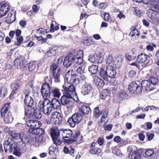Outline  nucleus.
<instances>
[{
	"mask_svg": "<svg viewBox=\"0 0 159 159\" xmlns=\"http://www.w3.org/2000/svg\"><path fill=\"white\" fill-rule=\"evenodd\" d=\"M83 52L81 50L78 51L76 53H70L64 59L63 65L66 67H70L73 63H75L78 65L81 64L83 62Z\"/></svg>",
	"mask_w": 159,
	"mask_h": 159,
	"instance_id": "f257e3e1",
	"label": "nucleus"
},
{
	"mask_svg": "<svg viewBox=\"0 0 159 159\" xmlns=\"http://www.w3.org/2000/svg\"><path fill=\"white\" fill-rule=\"evenodd\" d=\"M116 72L113 66L107 65L106 69L101 68L100 75L104 80H108L110 77H115Z\"/></svg>",
	"mask_w": 159,
	"mask_h": 159,
	"instance_id": "f03ea898",
	"label": "nucleus"
},
{
	"mask_svg": "<svg viewBox=\"0 0 159 159\" xmlns=\"http://www.w3.org/2000/svg\"><path fill=\"white\" fill-rule=\"evenodd\" d=\"M10 109V104L7 103L5 105L1 111V116L2 117H4V121L7 124L11 123L13 119L11 113L9 111Z\"/></svg>",
	"mask_w": 159,
	"mask_h": 159,
	"instance_id": "7ed1b4c3",
	"label": "nucleus"
},
{
	"mask_svg": "<svg viewBox=\"0 0 159 159\" xmlns=\"http://www.w3.org/2000/svg\"><path fill=\"white\" fill-rule=\"evenodd\" d=\"M38 107L40 111L47 115H49L52 111V107L46 100L40 101L38 103Z\"/></svg>",
	"mask_w": 159,
	"mask_h": 159,
	"instance_id": "20e7f679",
	"label": "nucleus"
},
{
	"mask_svg": "<svg viewBox=\"0 0 159 159\" xmlns=\"http://www.w3.org/2000/svg\"><path fill=\"white\" fill-rule=\"evenodd\" d=\"M26 143L19 142L16 144H14L13 153L16 156L19 157L21 156L23 153L25 152L27 149Z\"/></svg>",
	"mask_w": 159,
	"mask_h": 159,
	"instance_id": "39448f33",
	"label": "nucleus"
},
{
	"mask_svg": "<svg viewBox=\"0 0 159 159\" xmlns=\"http://www.w3.org/2000/svg\"><path fill=\"white\" fill-rule=\"evenodd\" d=\"M50 69L52 73L53 77L55 83H60L61 76L59 73L60 68L59 65L55 63H53L51 66Z\"/></svg>",
	"mask_w": 159,
	"mask_h": 159,
	"instance_id": "423d86ee",
	"label": "nucleus"
},
{
	"mask_svg": "<svg viewBox=\"0 0 159 159\" xmlns=\"http://www.w3.org/2000/svg\"><path fill=\"white\" fill-rule=\"evenodd\" d=\"M51 87L48 83L44 84L42 85L41 92L44 100L48 101V98L51 95Z\"/></svg>",
	"mask_w": 159,
	"mask_h": 159,
	"instance_id": "0eeeda50",
	"label": "nucleus"
},
{
	"mask_svg": "<svg viewBox=\"0 0 159 159\" xmlns=\"http://www.w3.org/2000/svg\"><path fill=\"white\" fill-rule=\"evenodd\" d=\"M61 132V135L62 136V139L67 138L68 139H64V142L68 144H70L74 142V140L70 139V138L72 137L73 132L70 129H65L60 131Z\"/></svg>",
	"mask_w": 159,
	"mask_h": 159,
	"instance_id": "6e6552de",
	"label": "nucleus"
},
{
	"mask_svg": "<svg viewBox=\"0 0 159 159\" xmlns=\"http://www.w3.org/2000/svg\"><path fill=\"white\" fill-rule=\"evenodd\" d=\"M128 90L132 93H136L137 95L142 92L141 87L139 84L135 82H132L128 86Z\"/></svg>",
	"mask_w": 159,
	"mask_h": 159,
	"instance_id": "1a4fd4ad",
	"label": "nucleus"
},
{
	"mask_svg": "<svg viewBox=\"0 0 159 159\" xmlns=\"http://www.w3.org/2000/svg\"><path fill=\"white\" fill-rule=\"evenodd\" d=\"M60 133L58 130H51V136L54 143L57 145H60L62 143V141L60 139Z\"/></svg>",
	"mask_w": 159,
	"mask_h": 159,
	"instance_id": "9d476101",
	"label": "nucleus"
},
{
	"mask_svg": "<svg viewBox=\"0 0 159 159\" xmlns=\"http://www.w3.org/2000/svg\"><path fill=\"white\" fill-rule=\"evenodd\" d=\"M50 120L52 123L55 125H59L62 121L60 114L57 111L52 113Z\"/></svg>",
	"mask_w": 159,
	"mask_h": 159,
	"instance_id": "9b49d317",
	"label": "nucleus"
},
{
	"mask_svg": "<svg viewBox=\"0 0 159 159\" xmlns=\"http://www.w3.org/2000/svg\"><path fill=\"white\" fill-rule=\"evenodd\" d=\"M61 102L62 105H71L73 102L72 96L69 93H64L61 98Z\"/></svg>",
	"mask_w": 159,
	"mask_h": 159,
	"instance_id": "f8f14e48",
	"label": "nucleus"
},
{
	"mask_svg": "<svg viewBox=\"0 0 159 159\" xmlns=\"http://www.w3.org/2000/svg\"><path fill=\"white\" fill-rule=\"evenodd\" d=\"M11 9L10 7L7 2L0 3V17L5 15Z\"/></svg>",
	"mask_w": 159,
	"mask_h": 159,
	"instance_id": "ddd939ff",
	"label": "nucleus"
},
{
	"mask_svg": "<svg viewBox=\"0 0 159 159\" xmlns=\"http://www.w3.org/2000/svg\"><path fill=\"white\" fill-rule=\"evenodd\" d=\"M73 71V70H69L66 75L65 78L68 82H74L76 80V77L78 76V74L75 73Z\"/></svg>",
	"mask_w": 159,
	"mask_h": 159,
	"instance_id": "4468645a",
	"label": "nucleus"
},
{
	"mask_svg": "<svg viewBox=\"0 0 159 159\" xmlns=\"http://www.w3.org/2000/svg\"><path fill=\"white\" fill-rule=\"evenodd\" d=\"M93 89L92 86L89 83H85L82 87L81 93L83 95L90 93Z\"/></svg>",
	"mask_w": 159,
	"mask_h": 159,
	"instance_id": "2eb2a0df",
	"label": "nucleus"
},
{
	"mask_svg": "<svg viewBox=\"0 0 159 159\" xmlns=\"http://www.w3.org/2000/svg\"><path fill=\"white\" fill-rule=\"evenodd\" d=\"M13 142L11 139H8L7 141H5L3 143L5 151L7 152L8 151L11 152L13 149Z\"/></svg>",
	"mask_w": 159,
	"mask_h": 159,
	"instance_id": "dca6fc26",
	"label": "nucleus"
},
{
	"mask_svg": "<svg viewBox=\"0 0 159 159\" xmlns=\"http://www.w3.org/2000/svg\"><path fill=\"white\" fill-rule=\"evenodd\" d=\"M141 88L144 89L147 91H150L155 89L153 84H151L150 82L148 80H143L141 83Z\"/></svg>",
	"mask_w": 159,
	"mask_h": 159,
	"instance_id": "f3484780",
	"label": "nucleus"
},
{
	"mask_svg": "<svg viewBox=\"0 0 159 159\" xmlns=\"http://www.w3.org/2000/svg\"><path fill=\"white\" fill-rule=\"evenodd\" d=\"M62 87L65 92V93H69L72 96L76 94L75 88L74 85L70 84L68 87L63 85Z\"/></svg>",
	"mask_w": 159,
	"mask_h": 159,
	"instance_id": "a211bd4d",
	"label": "nucleus"
},
{
	"mask_svg": "<svg viewBox=\"0 0 159 159\" xmlns=\"http://www.w3.org/2000/svg\"><path fill=\"white\" fill-rule=\"evenodd\" d=\"M21 85V83L18 80H17L16 82L11 84V87L12 90L10 95L11 97H12L14 94L16 93L17 90Z\"/></svg>",
	"mask_w": 159,
	"mask_h": 159,
	"instance_id": "6ab92c4d",
	"label": "nucleus"
},
{
	"mask_svg": "<svg viewBox=\"0 0 159 159\" xmlns=\"http://www.w3.org/2000/svg\"><path fill=\"white\" fill-rule=\"evenodd\" d=\"M49 105L52 107V108L55 109L56 110L60 108V104L59 100L56 98H53L52 100L50 101L48 99Z\"/></svg>",
	"mask_w": 159,
	"mask_h": 159,
	"instance_id": "aec40b11",
	"label": "nucleus"
},
{
	"mask_svg": "<svg viewBox=\"0 0 159 159\" xmlns=\"http://www.w3.org/2000/svg\"><path fill=\"white\" fill-rule=\"evenodd\" d=\"M88 60L91 62L95 63H101L102 60L101 57L96 54H92L88 57Z\"/></svg>",
	"mask_w": 159,
	"mask_h": 159,
	"instance_id": "412c9836",
	"label": "nucleus"
},
{
	"mask_svg": "<svg viewBox=\"0 0 159 159\" xmlns=\"http://www.w3.org/2000/svg\"><path fill=\"white\" fill-rule=\"evenodd\" d=\"M26 124L28 126L31 128H39L41 126L40 121L34 120H30L27 121Z\"/></svg>",
	"mask_w": 159,
	"mask_h": 159,
	"instance_id": "4be33fe9",
	"label": "nucleus"
},
{
	"mask_svg": "<svg viewBox=\"0 0 159 159\" xmlns=\"http://www.w3.org/2000/svg\"><path fill=\"white\" fill-rule=\"evenodd\" d=\"M94 83L98 87L102 88L104 85L103 80L98 76L94 75L93 76Z\"/></svg>",
	"mask_w": 159,
	"mask_h": 159,
	"instance_id": "5701e85b",
	"label": "nucleus"
},
{
	"mask_svg": "<svg viewBox=\"0 0 159 159\" xmlns=\"http://www.w3.org/2000/svg\"><path fill=\"white\" fill-rule=\"evenodd\" d=\"M25 115L27 117H31L32 118L34 114V109L30 107H25Z\"/></svg>",
	"mask_w": 159,
	"mask_h": 159,
	"instance_id": "b1692460",
	"label": "nucleus"
},
{
	"mask_svg": "<svg viewBox=\"0 0 159 159\" xmlns=\"http://www.w3.org/2000/svg\"><path fill=\"white\" fill-rule=\"evenodd\" d=\"M147 10V14L148 17L152 20L155 19L158 14L157 11L152 8Z\"/></svg>",
	"mask_w": 159,
	"mask_h": 159,
	"instance_id": "393cba45",
	"label": "nucleus"
},
{
	"mask_svg": "<svg viewBox=\"0 0 159 159\" xmlns=\"http://www.w3.org/2000/svg\"><path fill=\"white\" fill-rule=\"evenodd\" d=\"M16 19L15 12L14 11H11L8 14L5 20L7 23L10 24L14 21Z\"/></svg>",
	"mask_w": 159,
	"mask_h": 159,
	"instance_id": "a878e982",
	"label": "nucleus"
},
{
	"mask_svg": "<svg viewBox=\"0 0 159 159\" xmlns=\"http://www.w3.org/2000/svg\"><path fill=\"white\" fill-rule=\"evenodd\" d=\"M117 95L118 99L120 101L128 99L129 98L128 94L123 90L119 91Z\"/></svg>",
	"mask_w": 159,
	"mask_h": 159,
	"instance_id": "bb28decb",
	"label": "nucleus"
},
{
	"mask_svg": "<svg viewBox=\"0 0 159 159\" xmlns=\"http://www.w3.org/2000/svg\"><path fill=\"white\" fill-rule=\"evenodd\" d=\"M131 31L130 32L129 35L131 36L133 39H137L139 36L140 33L137 29L134 27H132L131 28Z\"/></svg>",
	"mask_w": 159,
	"mask_h": 159,
	"instance_id": "cd10ccee",
	"label": "nucleus"
},
{
	"mask_svg": "<svg viewBox=\"0 0 159 159\" xmlns=\"http://www.w3.org/2000/svg\"><path fill=\"white\" fill-rule=\"evenodd\" d=\"M24 103L28 107H32L34 105L33 99L30 96H27L25 97Z\"/></svg>",
	"mask_w": 159,
	"mask_h": 159,
	"instance_id": "c85d7f7f",
	"label": "nucleus"
},
{
	"mask_svg": "<svg viewBox=\"0 0 159 159\" xmlns=\"http://www.w3.org/2000/svg\"><path fill=\"white\" fill-rule=\"evenodd\" d=\"M24 60V57L21 56H20L17 57L14 61V66L18 67V66L20 67L22 66Z\"/></svg>",
	"mask_w": 159,
	"mask_h": 159,
	"instance_id": "c756f323",
	"label": "nucleus"
},
{
	"mask_svg": "<svg viewBox=\"0 0 159 159\" xmlns=\"http://www.w3.org/2000/svg\"><path fill=\"white\" fill-rule=\"evenodd\" d=\"M51 93V95L56 98H59L61 95L60 90L57 88H52Z\"/></svg>",
	"mask_w": 159,
	"mask_h": 159,
	"instance_id": "7c9ffc66",
	"label": "nucleus"
},
{
	"mask_svg": "<svg viewBox=\"0 0 159 159\" xmlns=\"http://www.w3.org/2000/svg\"><path fill=\"white\" fill-rule=\"evenodd\" d=\"M79 110L80 113H82L83 116L88 114L91 111L90 107L87 106H82L80 108H79Z\"/></svg>",
	"mask_w": 159,
	"mask_h": 159,
	"instance_id": "2f4dec72",
	"label": "nucleus"
},
{
	"mask_svg": "<svg viewBox=\"0 0 159 159\" xmlns=\"http://www.w3.org/2000/svg\"><path fill=\"white\" fill-rule=\"evenodd\" d=\"M148 59L147 55L141 53L139 55L137 59V61L139 63H143L147 61Z\"/></svg>",
	"mask_w": 159,
	"mask_h": 159,
	"instance_id": "473e14b6",
	"label": "nucleus"
},
{
	"mask_svg": "<svg viewBox=\"0 0 159 159\" xmlns=\"http://www.w3.org/2000/svg\"><path fill=\"white\" fill-rule=\"evenodd\" d=\"M20 139L21 141V142L26 143V144H29L31 142L30 139L24 133H21Z\"/></svg>",
	"mask_w": 159,
	"mask_h": 159,
	"instance_id": "72a5a7b5",
	"label": "nucleus"
},
{
	"mask_svg": "<svg viewBox=\"0 0 159 159\" xmlns=\"http://www.w3.org/2000/svg\"><path fill=\"white\" fill-rule=\"evenodd\" d=\"M75 120L77 124L80 123L83 120V117L81 114L79 113H75L72 115Z\"/></svg>",
	"mask_w": 159,
	"mask_h": 159,
	"instance_id": "f704fd0d",
	"label": "nucleus"
},
{
	"mask_svg": "<svg viewBox=\"0 0 159 159\" xmlns=\"http://www.w3.org/2000/svg\"><path fill=\"white\" fill-rule=\"evenodd\" d=\"M89 70L92 74H96L98 72V67L95 65H92L89 66Z\"/></svg>",
	"mask_w": 159,
	"mask_h": 159,
	"instance_id": "c9c22d12",
	"label": "nucleus"
},
{
	"mask_svg": "<svg viewBox=\"0 0 159 159\" xmlns=\"http://www.w3.org/2000/svg\"><path fill=\"white\" fill-rule=\"evenodd\" d=\"M109 90L107 89H106L101 92L100 95V98L102 99H105L107 96L109 95Z\"/></svg>",
	"mask_w": 159,
	"mask_h": 159,
	"instance_id": "e433bc0d",
	"label": "nucleus"
},
{
	"mask_svg": "<svg viewBox=\"0 0 159 159\" xmlns=\"http://www.w3.org/2000/svg\"><path fill=\"white\" fill-rule=\"evenodd\" d=\"M67 122L70 126L72 127H75L76 124H77L75 121L72 115L68 119Z\"/></svg>",
	"mask_w": 159,
	"mask_h": 159,
	"instance_id": "4c0bfd02",
	"label": "nucleus"
},
{
	"mask_svg": "<svg viewBox=\"0 0 159 159\" xmlns=\"http://www.w3.org/2000/svg\"><path fill=\"white\" fill-rule=\"evenodd\" d=\"M56 52V50L50 48L49 50L45 53V55L48 57H51L54 56Z\"/></svg>",
	"mask_w": 159,
	"mask_h": 159,
	"instance_id": "58836bf2",
	"label": "nucleus"
},
{
	"mask_svg": "<svg viewBox=\"0 0 159 159\" xmlns=\"http://www.w3.org/2000/svg\"><path fill=\"white\" fill-rule=\"evenodd\" d=\"M141 155L137 151H134L131 157V159H141Z\"/></svg>",
	"mask_w": 159,
	"mask_h": 159,
	"instance_id": "ea45409f",
	"label": "nucleus"
},
{
	"mask_svg": "<svg viewBox=\"0 0 159 159\" xmlns=\"http://www.w3.org/2000/svg\"><path fill=\"white\" fill-rule=\"evenodd\" d=\"M149 80L151 84H153V86L156 88V85H157L158 83V80L157 78L154 77H151L149 78Z\"/></svg>",
	"mask_w": 159,
	"mask_h": 159,
	"instance_id": "a19ab883",
	"label": "nucleus"
},
{
	"mask_svg": "<svg viewBox=\"0 0 159 159\" xmlns=\"http://www.w3.org/2000/svg\"><path fill=\"white\" fill-rule=\"evenodd\" d=\"M101 151V150L97 148H90V152L92 154H98Z\"/></svg>",
	"mask_w": 159,
	"mask_h": 159,
	"instance_id": "79ce46f5",
	"label": "nucleus"
},
{
	"mask_svg": "<svg viewBox=\"0 0 159 159\" xmlns=\"http://www.w3.org/2000/svg\"><path fill=\"white\" fill-rule=\"evenodd\" d=\"M94 116L98 118L102 114V112L100 111L99 108L98 107H97L94 108L93 110Z\"/></svg>",
	"mask_w": 159,
	"mask_h": 159,
	"instance_id": "37998d69",
	"label": "nucleus"
},
{
	"mask_svg": "<svg viewBox=\"0 0 159 159\" xmlns=\"http://www.w3.org/2000/svg\"><path fill=\"white\" fill-rule=\"evenodd\" d=\"M40 111L37 110H34V114L32 118H37L38 119H40L42 117V115L40 112Z\"/></svg>",
	"mask_w": 159,
	"mask_h": 159,
	"instance_id": "c03bdc74",
	"label": "nucleus"
},
{
	"mask_svg": "<svg viewBox=\"0 0 159 159\" xmlns=\"http://www.w3.org/2000/svg\"><path fill=\"white\" fill-rule=\"evenodd\" d=\"M7 94V89L4 87L0 88V96L2 97H5L6 94Z\"/></svg>",
	"mask_w": 159,
	"mask_h": 159,
	"instance_id": "a18cd8bd",
	"label": "nucleus"
},
{
	"mask_svg": "<svg viewBox=\"0 0 159 159\" xmlns=\"http://www.w3.org/2000/svg\"><path fill=\"white\" fill-rule=\"evenodd\" d=\"M35 131V135H42L44 134V129L42 128H36Z\"/></svg>",
	"mask_w": 159,
	"mask_h": 159,
	"instance_id": "49530a36",
	"label": "nucleus"
},
{
	"mask_svg": "<svg viewBox=\"0 0 159 159\" xmlns=\"http://www.w3.org/2000/svg\"><path fill=\"white\" fill-rule=\"evenodd\" d=\"M36 64L34 61H32L29 63L28 68L30 71L34 70L36 68Z\"/></svg>",
	"mask_w": 159,
	"mask_h": 159,
	"instance_id": "de8ad7c7",
	"label": "nucleus"
},
{
	"mask_svg": "<svg viewBox=\"0 0 159 159\" xmlns=\"http://www.w3.org/2000/svg\"><path fill=\"white\" fill-rule=\"evenodd\" d=\"M154 150L152 149H149L146 150L145 152L146 157L148 158L149 157H151L154 154Z\"/></svg>",
	"mask_w": 159,
	"mask_h": 159,
	"instance_id": "09e8293b",
	"label": "nucleus"
},
{
	"mask_svg": "<svg viewBox=\"0 0 159 159\" xmlns=\"http://www.w3.org/2000/svg\"><path fill=\"white\" fill-rule=\"evenodd\" d=\"M105 80L107 82L109 81L110 83L113 85H115L117 83V82L116 81V79L115 77H110V79H109L108 80Z\"/></svg>",
	"mask_w": 159,
	"mask_h": 159,
	"instance_id": "8fccbe9b",
	"label": "nucleus"
},
{
	"mask_svg": "<svg viewBox=\"0 0 159 159\" xmlns=\"http://www.w3.org/2000/svg\"><path fill=\"white\" fill-rule=\"evenodd\" d=\"M17 42H15V44L18 46L21 45L23 42V38L21 36L17 37Z\"/></svg>",
	"mask_w": 159,
	"mask_h": 159,
	"instance_id": "3c124183",
	"label": "nucleus"
},
{
	"mask_svg": "<svg viewBox=\"0 0 159 159\" xmlns=\"http://www.w3.org/2000/svg\"><path fill=\"white\" fill-rule=\"evenodd\" d=\"M59 25H57L56 26H55L54 29V25L53 23H52L50 26V31L51 32H53L54 31V30H57L59 29Z\"/></svg>",
	"mask_w": 159,
	"mask_h": 159,
	"instance_id": "603ef678",
	"label": "nucleus"
},
{
	"mask_svg": "<svg viewBox=\"0 0 159 159\" xmlns=\"http://www.w3.org/2000/svg\"><path fill=\"white\" fill-rule=\"evenodd\" d=\"M57 150L56 147L51 146L49 148V154L51 155L53 154L54 153L57 152Z\"/></svg>",
	"mask_w": 159,
	"mask_h": 159,
	"instance_id": "864d4df0",
	"label": "nucleus"
},
{
	"mask_svg": "<svg viewBox=\"0 0 159 159\" xmlns=\"http://www.w3.org/2000/svg\"><path fill=\"white\" fill-rule=\"evenodd\" d=\"M112 152L117 156H120L122 154L120 150L116 148H114V149L112 150Z\"/></svg>",
	"mask_w": 159,
	"mask_h": 159,
	"instance_id": "5fc2aeb1",
	"label": "nucleus"
},
{
	"mask_svg": "<svg viewBox=\"0 0 159 159\" xmlns=\"http://www.w3.org/2000/svg\"><path fill=\"white\" fill-rule=\"evenodd\" d=\"M73 138L76 140V141L78 140V139L80 138V133L79 131H76L75 133H74L72 136Z\"/></svg>",
	"mask_w": 159,
	"mask_h": 159,
	"instance_id": "6e6d98bb",
	"label": "nucleus"
},
{
	"mask_svg": "<svg viewBox=\"0 0 159 159\" xmlns=\"http://www.w3.org/2000/svg\"><path fill=\"white\" fill-rule=\"evenodd\" d=\"M108 112V111H106L103 112L100 120V122H101L102 123L103 121H104L105 118L107 117Z\"/></svg>",
	"mask_w": 159,
	"mask_h": 159,
	"instance_id": "4d7b16f0",
	"label": "nucleus"
},
{
	"mask_svg": "<svg viewBox=\"0 0 159 159\" xmlns=\"http://www.w3.org/2000/svg\"><path fill=\"white\" fill-rule=\"evenodd\" d=\"M113 57L111 54H109L106 58V61L107 63L110 64L112 61Z\"/></svg>",
	"mask_w": 159,
	"mask_h": 159,
	"instance_id": "13d9d810",
	"label": "nucleus"
},
{
	"mask_svg": "<svg viewBox=\"0 0 159 159\" xmlns=\"http://www.w3.org/2000/svg\"><path fill=\"white\" fill-rule=\"evenodd\" d=\"M150 5H151L152 6H148V7H151V8H154L155 10H156L158 12V14H159V4H156L154 5L152 4H149Z\"/></svg>",
	"mask_w": 159,
	"mask_h": 159,
	"instance_id": "bf43d9fd",
	"label": "nucleus"
},
{
	"mask_svg": "<svg viewBox=\"0 0 159 159\" xmlns=\"http://www.w3.org/2000/svg\"><path fill=\"white\" fill-rule=\"evenodd\" d=\"M156 45L154 43H152V46L150 45H148L146 46V49L148 51H152L153 50V48L156 47Z\"/></svg>",
	"mask_w": 159,
	"mask_h": 159,
	"instance_id": "052dcab7",
	"label": "nucleus"
},
{
	"mask_svg": "<svg viewBox=\"0 0 159 159\" xmlns=\"http://www.w3.org/2000/svg\"><path fill=\"white\" fill-rule=\"evenodd\" d=\"M113 126L111 124H108L104 126V128L105 130L110 131L112 129Z\"/></svg>",
	"mask_w": 159,
	"mask_h": 159,
	"instance_id": "680f3d73",
	"label": "nucleus"
},
{
	"mask_svg": "<svg viewBox=\"0 0 159 159\" xmlns=\"http://www.w3.org/2000/svg\"><path fill=\"white\" fill-rule=\"evenodd\" d=\"M104 20L106 21H108L111 19L109 13H105L104 15Z\"/></svg>",
	"mask_w": 159,
	"mask_h": 159,
	"instance_id": "e2e57ef3",
	"label": "nucleus"
},
{
	"mask_svg": "<svg viewBox=\"0 0 159 159\" xmlns=\"http://www.w3.org/2000/svg\"><path fill=\"white\" fill-rule=\"evenodd\" d=\"M21 134L14 133L12 134L11 135V137L13 139H20V135Z\"/></svg>",
	"mask_w": 159,
	"mask_h": 159,
	"instance_id": "0e129e2a",
	"label": "nucleus"
},
{
	"mask_svg": "<svg viewBox=\"0 0 159 159\" xmlns=\"http://www.w3.org/2000/svg\"><path fill=\"white\" fill-rule=\"evenodd\" d=\"M136 74V73L134 71L131 70L129 71L128 74L130 77H133Z\"/></svg>",
	"mask_w": 159,
	"mask_h": 159,
	"instance_id": "69168bd1",
	"label": "nucleus"
},
{
	"mask_svg": "<svg viewBox=\"0 0 159 159\" xmlns=\"http://www.w3.org/2000/svg\"><path fill=\"white\" fill-rule=\"evenodd\" d=\"M83 67H78V68L76 70V72L80 75L83 73L84 72V70L82 69Z\"/></svg>",
	"mask_w": 159,
	"mask_h": 159,
	"instance_id": "338daca9",
	"label": "nucleus"
},
{
	"mask_svg": "<svg viewBox=\"0 0 159 159\" xmlns=\"http://www.w3.org/2000/svg\"><path fill=\"white\" fill-rule=\"evenodd\" d=\"M44 80L46 83H48L49 84L52 82L51 78L50 76H47L45 78Z\"/></svg>",
	"mask_w": 159,
	"mask_h": 159,
	"instance_id": "774afa93",
	"label": "nucleus"
}]
</instances>
